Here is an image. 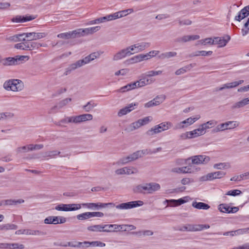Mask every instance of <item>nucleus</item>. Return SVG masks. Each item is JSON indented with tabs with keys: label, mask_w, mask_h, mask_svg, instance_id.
Returning a JSON list of instances; mask_svg holds the SVG:
<instances>
[{
	"label": "nucleus",
	"mask_w": 249,
	"mask_h": 249,
	"mask_svg": "<svg viewBox=\"0 0 249 249\" xmlns=\"http://www.w3.org/2000/svg\"><path fill=\"white\" fill-rule=\"evenodd\" d=\"M160 53V51H156V50H153L149 52V53H147L146 54H144V55H145L144 60H147L150 57H153L157 55H158Z\"/></svg>",
	"instance_id": "864d4df0"
},
{
	"label": "nucleus",
	"mask_w": 249,
	"mask_h": 249,
	"mask_svg": "<svg viewBox=\"0 0 249 249\" xmlns=\"http://www.w3.org/2000/svg\"><path fill=\"white\" fill-rule=\"evenodd\" d=\"M4 66H12L18 64V58L16 57H7L1 60Z\"/></svg>",
	"instance_id": "412c9836"
},
{
	"label": "nucleus",
	"mask_w": 249,
	"mask_h": 249,
	"mask_svg": "<svg viewBox=\"0 0 249 249\" xmlns=\"http://www.w3.org/2000/svg\"><path fill=\"white\" fill-rule=\"evenodd\" d=\"M171 171L178 174L191 173L192 171L190 167L184 166L182 167H175L172 169Z\"/></svg>",
	"instance_id": "6ab92c4d"
},
{
	"label": "nucleus",
	"mask_w": 249,
	"mask_h": 249,
	"mask_svg": "<svg viewBox=\"0 0 249 249\" xmlns=\"http://www.w3.org/2000/svg\"><path fill=\"white\" fill-rule=\"evenodd\" d=\"M35 17L31 16H21L18 15L13 18L11 20L12 22L17 23L24 22L26 21L32 20L35 19Z\"/></svg>",
	"instance_id": "f3484780"
},
{
	"label": "nucleus",
	"mask_w": 249,
	"mask_h": 249,
	"mask_svg": "<svg viewBox=\"0 0 249 249\" xmlns=\"http://www.w3.org/2000/svg\"><path fill=\"white\" fill-rule=\"evenodd\" d=\"M196 66V63H192L189 65H188L187 66H185L175 71V74L177 75H179L180 74H182L186 72H187L188 71L191 70L192 68L195 67Z\"/></svg>",
	"instance_id": "4be33fe9"
},
{
	"label": "nucleus",
	"mask_w": 249,
	"mask_h": 249,
	"mask_svg": "<svg viewBox=\"0 0 249 249\" xmlns=\"http://www.w3.org/2000/svg\"><path fill=\"white\" fill-rule=\"evenodd\" d=\"M3 205L5 206H16L19 204L24 203V200L22 199H19L18 200L10 199L3 200Z\"/></svg>",
	"instance_id": "b1692460"
},
{
	"label": "nucleus",
	"mask_w": 249,
	"mask_h": 249,
	"mask_svg": "<svg viewBox=\"0 0 249 249\" xmlns=\"http://www.w3.org/2000/svg\"><path fill=\"white\" fill-rule=\"evenodd\" d=\"M137 106V103L129 104L127 106L119 110L117 113L118 116L121 117L128 114L135 109L134 107Z\"/></svg>",
	"instance_id": "ddd939ff"
},
{
	"label": "nucleus",
	"mask_w": 249,
	"mask_h": 249,
	"mask_svg": "<svg viewBox=\"0 0 249 249\" xmlns=\"http://www.w3.org/2000/svg\"><path fill=\"white\" fill-rule=\"evenodd\" d=\"M81 205V207H87L89 209H93V208H105L108 205H112V203H85L80 204Z\"/></svg>",
	"instance_id": "2eb2a0df"
},
{
	"label": "nucleus",
	"mask_w": 249,
	"mask_h": 249,
	"mask_svg": "<svg viewBox=\"0 0 249 249\" xmlns=\"http://www.w3.org/2000/svg\"><path fill=\"white\" fill-rule=\"evenodd\" d=\"M213 168L216 169H227L231 168V164L229 162H221L213 165Z\"/></svg>",
	"instance_id": "e433bc0d"
},
{
	"label": "nucleus",
	"mask_w": 249,
	"mask_h": 249,
	"mask_svg": "<svg viewBox=\"0 0 249 249\" xmlns=\"http://www.w3.org/2000/svg\"><path fill=\"white\" fill-rule=\"evenodd\" d=\"M29 51L33 50L36 49H38L41 46H43L41 44L37 42H33L28 40Z\"/></svg>",
	"instance_id": "58836bf2"
},
{
	"label": "nucleus",
	"mask_w": 249,
	"mask_h": 249,
	"mask_svg": "<svg viewBox=\"0 0 249 249\" xmlns=\"http://www.w3.org/2000/svg\"><path fill=\"white\" fill-rule=\"evenodd\" d=\"M91 217L90 212H85L77 215V218L79 220H84Z\"/></svg>",
	"instance_id": "09e8293b"
},
{
	"label": "nucleus",
	"mask_w": 249,
	"mask_h": 249,
	"mask_svg": "<svg viewBox=\"0 0 249 249\" xmlns=\"http://www.w3.org/2000/svg\"><path fill=\"white\" fill-rule=\"evenodd\" d=\"M231 37L227 35L224 37H214L213 38V45H218V47L221 48L225 46L230 40Z\"/></svg>",
	"instance_id": "1a4fd4ad"
},
{
	"label": "nucleus",
	"mask_w": 249,
	"mask_h": 249,
	"mask_svg": "<svg viewBox=\"0 0 249 249\" xmlns=\"http://www.w3.org/2000/svg\"><path fill=\"white\" fill-rule=\"evenodd\" d=\"M24 246L22 244H19L18 243H7V249H23Z\"/></svg>",
	"instance_id": "8fccbe9b"
},
{
	"label": "nucleus",
	"mask_w": 249,
	"mask_h": 249,
	"mask_svg": "<svg viewBox=\"0 0 249 249\" xmlns=\"http://www.w3.org/2000/svg\"><path fill=\"white\" fill-rule=\"evenodd\" d=\"M71 101V98H67L61 101H60L58 103L59 108H61L64 106H66L68 104L69 102Z\"/></svg>",
	"instance_id": "4d7b16f0"
},
{
	"label": "nucleus",
	"mask_w": 249,
	"mask_h": 249,
	"mask_svg": "<svg viewBox=\"0 0 249 249\" xmlns=\"http://www.w3.org/2000/svg\"><path fill=\"white\" fill-rule=\"evenodd\" d=\"M216 124V122L214 120H211L207 122L206 123H204L201 124L204 130L205 131L206 129L211 128L215 126Z\"/></svg>",
	"instance_id": "79ce46f5"
},
{
	"label": "nucleus",
	"mask_w": 249,
	"mask_h": 249,
	"mask_svg": "<svg viewBox=\"0 0 249 249\" xmlns=\"http://www.w3.org/2000/svg\"><path fill=\"white\" fill-rule=\"evenodd\" d=\"M82 61L81 60H79L74 63L71 64L69 67V71H71L75 70L78 68H80L83 66Z\"/></svg>",
	"instance_id": "c03bdc74"
},
{
	"label": "nucleus",
	"mask_w": 249,
	"mask_h": 249,
	"mask_svg": "<svg viewBox=\"0 0 249 249\" xmlns=\"http://www.w3.org/2000/svg\"><path fill=\"white\" fill-rule=\"evenodd\" d=\"M213 179H215L214 178L213 173H210L205 176H203L201 177L200 178V180L204 181H207V180H211Z\"/></svg>",
	"instance_id": "6e6d98bb"
},
{
	"label": "nucleus",
	"mask_w": 249,
	"mask_h": 249,
	"mask_svg": "<svg viewBox=\"0 0 249 249\" xmlns=\"http://www.w3.org/2000/svg\"><path fill=\"white\" fill-rule=\"evenodd\" d=\"M244 28L242 29V33L243 36L247 35L249 32V18H248L247 21L244 24Z\"/></svg>",
	"instance_id": "680f3d73"
},
{
	"label": "nucleus",
	"mask_w": 249,
	"mask_h": 249,
	"mask_svg": "<svg viewBox=\"0 0 249 249\" xmlns=\"http://www.w3.org/2000/svg\"><path fill=\"white\" fill-rule=\"evenodd\" d=\"M239 123L237 121H228L217 125V129L218 131H223L227 129H232L238 127Z\"/></svg>",
	"instance_id": "0eeeda50"
},
{
	"label": "nucleus",
	"mask_w": 249,
	"mask_h": 249,
	"mask_svg": "<svg viewBox=\"0 0 249 249\" xmlns=\"http://www.w3.org/2000/svg\"><path fill=\"white\" fill-rule=\"evenodd\" d=\"M44 223L46 224H58V216H50L44 219Z\"/></svg>",
	"instance_id": "72a5a7b5"
},
{
	"label": "nucleus",
	"mask_w": 249,
	"mask_h": 249,
	"mask_svg": "<svg viewBox=\"0 0 249 249\" xmlns=\"http://www.w3.org/2000/svg\"><path fill=\"white\" fill-rule=\"evenodd\" d=\"M186 201L182 198H180L178 200L171 199V200H165L164 203L170 202L171 204H170L171 206H177L180 205L184 203Z\"/></svg>",
	"instance_id": "f704fd0d"
},
{
	"label": "nucleus",
	"mask_w": 249,
	"mask_h": 249,
	"mask_svg": "<svg viewBox=\"0 0 249 249\" xmlns=\"http://www.w3.org/2000/svg\"><path fill=\"white\" fill-rule=\"evenodd\" d=\"M88 230L92 231L104 232V225H95L88 227Z\"/></svg>",
	"instance_id": "c9c22d12"
},
{
	"label": "nucleus",
	"mask_w": 249,
	"mask_h": 249,
	"mask_svg": "<svg viewBox=\"0 0 249 249\" xmlns=\"http://www.w3.org/2000/svg\"><path fill=\"white\" fill-rule=\"evenodd\" d=\"M15 234L17 235L26 234V235H44V233L43 231L38 230H33L31 229H23L19 230L15 232Z\"/></svg>",
	"instance_id": "f8f14e48"
},
{
	"label": "nucleus",
	"mask_w": 249,
	"mask_h": 249,
	"mask_svg": "<svg viewBox=\"0 0 249 249\" xmlns=\"http://www.w3.org/2000/svg\"><path fill=\"white\" fill-rule=\"evenodd\" d=\"M69 211H73L79 210L81 208V205L80 204H69Z\"/></svg>",
	"instance_id": "13d9d810"
},
{
	"label": "nucleus",
	"mask_w": 249,
	"mask_h": 249,
	"mask_svg": "<svg viewBox=\"0 0 249 249\" xmlns=\"http://www.w3.org/2000/svg\"><path fill=\"white\" fill-rule=\"evenodd\" d=\"M21 41L23 42L15 44V48L22 50H29L28 40H26L25 38H21Z\"/></svg>",
	"instance_id": "a878e982"
},
{
	"label": "nucleus",
	"mask_w": 249,
	"mask_h": 249,
	"mask_svg": "<svg viewBox=\"0 0 249 249\" xmlns=\"http://www.w3.org/2000/svg\"><path fill=\"white\" fill-rule=\"evenodd\" d=\"M126 226L120 225L117 224L104 225V232H112L122 230L126 231V228H124Z\"/></svg>",
	"instance_id": "4468645a"
},
{
	"label": "nucleus",
	"mask_w": 249,
	"mask_h": 249,
	"mask_svg": "<svg viewBox=\"0 0 249 249\" xmlns=\"http://www.w3.org/2000/svg\"><path fill=\"white\" fill-rule=\"evenodd\" d=\"M2 225V230H16L18 226L13 224H6Z\"/></svg>",
	"instance_id": "5fc2aeb1"
},
{
	"label": "nucleus",
	"mask_w": 249,
	"mask_h": 249,
	"mask_svg": "<svg viewBox=\"0 0 249 249\" xmlns=\"http://www.w3.org/2000/svg\"><path fill=\"white\" fill-rule=\"evenodd\" d=\"M213 39L211 37L206 38L205 39H202L198 41V44H202L203 45H206L207 44L213 45Z\"/></svg>",
	"instance_id": "37998d69"
},
{
	"label": "nucleus",
	"mask_w": 249,
	"mask_h": 249,
	"mask_svg": "<svg viewBox=\"0 0 249 249\" xmlns=\"http://www.w3.org/2000/svg\"><path fill=\"white\" fill-rule=\"evenodd\" d=\"M162 73L161 71H147L146 72L142 74V77H144L145 79V81L146 82V85H150L152 83H154L155 81V79L153 78H150L152 76H154L156 75H160Z\"/></svg>",
	"instance_id": "6e6552de"
},
{
	"label": "nucleus",
	"mask_w": 249,
	"mask_h": 249,
	"mask_svg": "<svg viewBox=\"0 0 249 249\" xmlns=\"http://www.w3.org/2000/svg\"><path fill=\"white\" fill-rule=\"evenodd\" d=\"M143 204V201L141 200L133 201L126 203H122L116 206L117 209L127 210L133 208L141 206Z\"/></svg>",
	"instance_id": "39448f33"
},
{
	"label": "nucleus",
	"mask_w": 249,
	"mask_h": 249,
	"mask_svg": "<svg viewBox=\"0 0 249 249\" xmlns=\"http://www.w3.org/2000/svg\"><path fill=\"white\" fill-rule=\"evenodd\" d=\"M125 50L128 56H130L134 53H137L133 45H132L125 48Z\"/></svg>",
	"instance_id": "774afa93"
},
{
	"label": "nucleus",
	"mask_w": 249,
	"mask_h": 249,
	"mask_svg": "<svg viewBox=\"0 0 249 249\" xmlns=\"http://www.w3.org/2000/svg\"><path fill=\"white\" fill-rule=\"evenodd\" d=\"M68 206H69L68 204H60L57 205L55 207V209L57 211H59L68 212V211H69Z\"/></svg>",
	"instance_id": "603ef678"
},
{
	"label": "nucleus",
	"mask_w": 249,
	"mask_h": 249,
	"mask_svg": "<svg viewBox=\"0 0 249 249\" xmlns=\"http://www.w3.org/2000/svg\"><path fill=\"white\" fill-rule=\"evenodd\" d=\"M23 36V33L14 36H6L5 40L8 42H16L21 41V37Z\"/></svg>",
	"instance_id": "393cba45"
},
{
	"label": "nucleus",
	"mask_w": 249,
	"mask_h": 249,
	"mask_svg": "<svg viewBox=\"0 0 249 249\" xmlns=\"http://www.w3.org/2000/svg\"><path fill=\"white\" fill-rule=\"evenodd\" d=\"M99 19L101 23L105 22L107 21L115 20L113 14L107 15L103 17L100 18Z\"/></svg>",
	"instance_id": "bf43d9fd"
},
{
	"label": "nucleus",
	"mask_w": 249,
	"mask_h": 249,
	"mask_svg": "<svg viewBox=\"0 0 249 249\" xmlns=\"http://www.w3.org/2000/svg\"><path fill=\"white\" fill-rule=\"evenodd\" d=\"M206 131L200 125L197 129H194L193 131H189L190 138H196L198 136L202 135L205 133Z\"/></svg>",
	"instance_id": "aec40b11"
},
{
	"label": "nucleus",
	"mask_w": 249,
	"mask_h": 249,
	"mask_svg": "<svg viewBox=\"0 0 249 249\" xmlns=\"http://www.w3.org/2000/svg\"><path fill=\"white\" fill-rule=\"evenodd\" d=\"M114 19L122 18L127 15L126 10L120 11L113 14Z\"/></svg>",
	"instance_id": "de8ad7c7"
},
{
	"label": "nucleus",
	"mask_w": 249,
	"mask_h": 249,
	"mask_svg": "<svg viewBox=\"0 0 249 249\" xmlns=\"http://www.w3.org/2000/svg\"><path fill=\"white\" fill-rule=\"evenodd\" d=\"M145 56L143 54H140L131 57L127 61L130 64L138 63L144 60Z\"/></svg>",
	"instance_id": "c85d7f7f"
},
{
	"label": "nucleus",
	"mask_w": 249,
	"mask_h": 249,
	"mask_svg": "<svg viewBox=\"0 0 249 249\" xmlns=\"http://www.w3.org/2000/svg\"><path fill=\"white\" fill-rule=\"evenodd\" d=\"M97 106V104L95 103L94 101H90L88 102L87 104L84 106H83V108L86 112H89L91 110H92L94 107H96Z\"/></svg>",
	"instance_id": "4c0bfd02"
},
{
	"label": "nucleus",
	"mask_w": 249,
	"mask_h": 249,
	"mask_svg": "<svg viewBox=\"0 0 249 249\" xmlns=\"http://www.w3.org/2000/svg\"><path fill=\"white\" fill-rule=\"evenodd\" d=\"M141 126L139 121H136L130 124L128 127L125 129V130L130 132L137 129Z\"/></svg>",
	"instance_id": "473e14b6"
},
{
	"label": "nucleus",
	"mask_w": 249,
	"mask_h": 249,
	"mask_svg": "<svg viewBox=\"0 0 249 249\" xmlns=\"http://www.w3.org/2000/svg\"><path fill=\"white\" fill-rule=\"evenodd\" d=\"M63 247H72L80 248L81 246V242H68L65 245H61Z\"/></svg>",
	"instance_id": "3c124183"
},
{
	"label": "nucleus",
	"mask_w": 249,
	"mask_h": 249,
	"mask_svg": "<svg viewBox=\"0 0 249 249\" xmlns=\"http://www.w3.org/2000/svg\"><path fill=\"white\" fill-rule=\"evenodd\" d=\"M210 228L208 224H186L184 225L178 226L174 228L175 231H201L204 229H207Z\"/></svg>",
	"instance_id": "f03ea898"
},
{
	"label": "nucleus",
	"mask_w": 249,
	"mask_h": 249,
	"mask_svg": "<svg viewBox=\"0 0 249 249\" xmlns=\"http://www.w3.org/2000/svg\"><path fill=\"white\" fill-rule=\"evenodd\" d=\"M81 29H78L72 31H70L71 34V38H74L76 37H80L82 36L81 34Z\"/></svg>",
	"instance_id": "49530a36"
},
{
	"label": "nucleus",
	"mask_w": 249,
	"mask_h": 249,
	"mask_svg": "<svg viewBox=\"0 0 249 249\" xmlns=\"http://www.w3.org/2000/svg\"><path fill=\"white\" fill-rule=\"evenodd\" d=\"M192 206L196 209L199 210H208L210 208V206L203 202H193L192 203Z\"/></svg>",
	"instance_id": "7c9ffc66"
},
{
	"label": "nucleus",
	"mask_w": 249,
	"mask_h": 249,
	"mask_svg": "<svg viewBox=\"0 0 249 249\" xmlns=\"http://www.w3.org/2000/svg\"><path fill=\"white\" fill-rule=\"evenodd\" d=\"M200 118V115H197L196 117L188 118L187 119L177 124L176 125L174 129H182L185 127H187L188 126L194 124L195 122H196Z\"/></svg>",
	"instance_id": "423d86ee"
},
{
	"label": "nucleus",
	"mask_w": 249,
	"mask_h": 249,
	"mask_svg": "<svg viewBox=\"0 0 249 249\" xmlns=\"http://www.w3.org/2000/svg\"><path fill=\"white\" fill-rule=\"evenodd\" d=\"M133 191L136 193L149 194L148 183L138 185L133 189Z\"/></svg>",
	"instance_id": "a211bd4d"
},
{
	"label": "nucleus",
	"mask_w": 249,
	"mask_h": 249,
	"mask_svg": "<svg viewBox=\"0 0 249 249\" xmlns=\"http://www.w3.org/2000/svg\"><path fill=\"white\" fill-rule=\"evenodd\" d=\"M46 34L45 33H23V36H25L28 38L27 40L31 41L39 39L45 37Z\"/></svg>",
	"instance_id": "9b49d317"
},
{
	"label": "nucleus",
	"mask_w": 249,
	"mask_h": 249,
	"mask_svg": "<svg viewBox=\"0 0 249 249\" xmlns=\"http://www.w3.org/2000/svg\"><path fill=\"white\" fill-rule=\"evenodd\" d=\"M149 189V194H152L154 192L159 190L160 188V185L155 182H151L148 183Z\"/></svg>",
	"instance_id": "2f4dec72"
},
{
	"label": "nucleus",
	"mask_w": 249,
	"mask_h": 249,
	"mask_svg": "<svg viewBox=\"0 0 249 249\" xmlns=\"http://www.w3.org/2000/svg\"><path fill=\"white\" fill-rule=\"evenodd\" d=\"M135 82L137 83L136 85L137 88L142 87L147 85L145 81V79L144 77H142V74L140 76V80Z\"/></svg>",
	"instance_id": "0e129e2a"
},
{
	"label": "nucleus",
	"mask_w": 249,
	"mask_h": 249,
	"mask_svg": "<svg viewBox=\"0 0 249 249\" xmlns=\"http://www.w3.org/2000/svg\"><path fill=\"white\" fill-rule=\"evenodd\" d=\"M60 152L56 150L46 152L43 153V157L44 158H54L56 156L59 155Z\"/></svg>",
	"instance_id": "a19ab883"
},
{
	"label": "nucleus",
	"mask_w": 249,
	"mask_h": 249,
	"mask_svg": "<svg viewBox=\"0 0 249 249\" xmlns=\"http://www.w3.org/2000/svg\"><path fill=\"white\" fill-rule=\"evenodd\" d=\"M249 104V98L243 99L240 101L235 103L232 107V108H239Z\"/></svg>",
	"instance_id": "c756f323"
},
{
	"label": "nucleus",
	"mask_w": 249,
	"mask_h": 249,
	"mask_svg": "<svg viewBox=\"0 0 249 249\" xmlns=\"http://www.w3.org/2000/svg\"><path fill=\"white\" fill-rule=\"evenodd\" d=\"M3 88L8 91H19L23 89L24 84L19 79H10L3 83Z\"/></svg>",
	"instance_id": "f257e3e1"
},
{
	"label": "nucleus",
	"mask_w": 249,
	"mask_h": 249,
	"mask_svg": "<svg viewBox=\"0 0 249 249\" xmlns=\"http://www.w3.org/2000/svg\"><path fill=\"white\" fill-rule=\"evenodd\" d=\"M128 56L125 49H122L116 53L113 56V61H118Z\"/></svg>",
	"instance_id": "5701e85b"
},
{
	"label": "nucleus",
	"mask_w": 249,
	"mask_h": 249,
	"mask_svg": "<svg viewBox=\"0 0 249 249\" xmlns=\"http://www.w3.org/2000/svg\"><path fill=\"white\" fill-rule=\"evenodd\" d=\"M137 53L141 52L151 46L150 42H142L133 44Z\"/></svg>",
	"instance_id": "dca6fc26"
},
{
	"label": "nucleus",
	"mask_w": 249,
	"mask_h": 249,
	"mask_svg": "<svg viewBox=\"0 0 249 249\" xmlns=\"http://www.w3.org/2000/svg\"><path fill=\"white\" fill-rule=\"evenodd\" d=\"M236 82H233L231 83H226L224 84L220 89H231L236 87Z\"/></svg>",
	"instance_id": "69168bd1"
},
{
	"label": "nucleus",
	"mask_w": 249,
	"mask_h": 249,
	"mask_svg": "<svg viewBox=\"0 0 249 249\" xmlns=\"http://www.w3.org/2000/svg\"><path fill=\"white\" fill-rule=\"evenodd\" d=\"M177 20L178 22L179 25H189L192 24V21L189 19H181L180 18L177 19Z\"/></svg>",
	"instance_id": "052dcab7"
},
{
	"label": "nucleus",
	"mask_w": 249,
	"mask_h": 249,
	"mask_svg": "<svg viewBox=\"0 0 249 249\" xmlns=\"http://www.w3.org/2000/svg\"><path fill=\"white\" fill-rule=\"evenodd\" d=\"M157 125L160 130V132H161L171 128L173 126V124L170 122H164Z\"/></svg>",
	"instance_id": "bb28decb"
},
{
	"label": "nucleus",
	"mask_w": 249,
	"mask_h": 249,
	"mask_svg": "<svg viewBox=\"0 0 249 249\" xmlns=\"http://www.w3.org/2000/svg\"><path fill=\"white\" fill-rule=\"evenodd\" d=\"M177 53L176 52H167L161 53L158 56V58L160 59H169L171 57L176 56Z\"/></svg>",
	"instance_id": "cd10ccee"
},
{
	"label": "nucleus",
	"mask_w": 249,
	"mask_h": 249,
	"mask_svg": "<svg viewBox=\"0 0 249 249\" xmlns=\"http://www.w3.org/2000/svg\"><path fill=\"white\" fill-rule=\"evenodd\" d=\"M143 154L142 151H137L128 156L120 159L117 162L118 165H123L136 160L139 158L142 157Z\"/></svg>",
	"instance_id": "7ed1b4c3"
},
{
	"label": "nucleus",
	"mask_w": 249,
	"mask_h": 249,
	"mask_svg": "<svg viewBox=\"0 0 249 249\" xmlns=\"http://www.w3.org/2000/svg\"><path fill=\"white\" fill-rule=\"evenodd\" d=\"M160 133V130L159 129L157 125L147 130L146 134L148 136H152L155 134Z\"/></svg>",
	"instance_id": "ea45409f"
},
{
	"label": "nucleus",
	"mask_w": 249,
	"mask_h": 249,
	"mask_svg": "<svg viewBox=\"0 0 249 249\" xmlns=\"http://www.w3.org/2000/svg\"><path fill=\"white\" fill-rule=\"evenodd\" d=\"M239 13L244 18L248 16L249 15V5H248L243 8L239 12Z\"/></svg>",
	"instance_id": "e2e57ef3"
},
{
	"label": "nucleus",
	"mask_w": 249,
	"mask_h": 249,
	"mask_svg": "<svg viewBox=\"0 0 249 249\" xmlns=\"http://www.w3.org/2000/svg\"><path fill=\"white\" fill-rule=\"evenodd\" d=\"M191 160L193 164H206L210 160L209 157L206 155H196L192 156L186 160L187 161Z\"/></svg>",
	"instance_id": "20e7f679"
},
{
	"label": "nucleus",
	"mask_w": 249,
	"mask_h": 249,
	"mask_svg": "<svg viewBox=\"0 0 249 249\" xmlns=\"http://www.w3.org/2000/svg\"><path fill=\"white\" fill-rule=\"evenodd\" d=\"M80 115V118L81 119L82 122H85L86 121H90L93 118L92 115L90 114H84Z\"/></svg>",
	"instance_id": "338daca9"
},
{
	"label": "nucleus",
	"mask_w": 249,
	"mask_h": 249,
	"mask_svg": "<svg viewBox=\"0 0 249 249\" xmlns=\"http://www.w3.org/2000/svg\"><path fill=\"white\" fill-rule=\"evenodd\" d=\"M218 210L222 213H230V207L226 204H221L218 206Z\"/></svg>",
	"instance_id": "a18cd8bd"
},
{
	"label": "nucleus",
	"mask_w": 249,
	"mask_h": 249,
	"mask_svg": "<svg viewBox=\"0 0 249 249\" xmlns=\"http://www.w3.org/2000/svg\"><path fill=\"white\" fill-rule=\"evenodd\" d=\"M138 172V170L134 167H124L122 168L118 169L115 171V173L117 175H131L137 174Z\"/></svg>",
	"instance_id": "9d476101"
}]
</instances>
